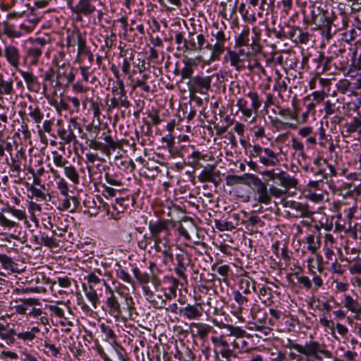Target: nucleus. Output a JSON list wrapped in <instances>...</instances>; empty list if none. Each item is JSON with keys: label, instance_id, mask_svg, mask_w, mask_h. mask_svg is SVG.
<instances>
[{"label": "nucleus", "instance_id": "obj_1", "mask_svg": "<svg viewBox=\"0 0 361 361\" xmlns=\"http://www.w3.org/2000/svg\"><path fill=\"white\" fill-rule=\"evenodd\" d=\"M217 4L213 5V1L211 4L208 5L207 12L209 14L212 20H214L215 16L219 18V15L216 12L212 13V8L215 10ZM226 26L223 22L219 23L218 21H213L212 25L206 26L207 36L204 37V63L206 62H211L219 59L221 54L224 51V44L226 38L224 34Z\"/></svg>", "mask_w": 361, "mask_h": 361}, {"label": "nucleus", "instance_id": "obj_2", "mask_svg": "<svg viewBox=\"0 0 361 361\" xmlns=\"http://www.w3.org/2000/svg\"><path fill=\"white\" fill-rule=\"evenodd\" d=\"M40 332L37 326H10L0 334V338L4 340L6 344L11 345L16 342V339L21 341L25 344L32 343L37 338V334Z\"/></svg>", "mask_w": 361, "mask_h": 361}, {"label": "nucleus", "instance_id": "obj_3", "mask_svg": "<svg viewBox=\"0 0 361 361\" xmlns=\"http://www.w3.org/2000/svg\"><path fill=\"white\" fill-rule=\"evenodd\" d=\"M188 85L190 90V112L187 118L188 121H190L195 118L197 111L199 112V117L203 114L202 99L197 95V93H203V77L197 75L190 78Z\"/></svg>", "mask_w": 361, "mask_h": 361}, {"label": "nucleus", "instance_id": "obj_4", "mask_svg": "<svg viewBox=\"0 0 361 361\" xmlns=\"http://www.w3.org/2000/svg\"><path fill=\"white\" fill-rule=\"evenodd\" d=\"M204 316L205 320L214 323L221 322V310L219 305L218 295L215 289L210 286H204Z\"/></svg>", "mask_w": 361, "mask_h": 361}, {"label": "nucleus", "instance_id": "obj_5", "mask_svg": "<svg viewBox=\"0 0 361 361\" xmlns=\"http://www.w3.org/2000/svg\"><path fill=\"white\" fill-rule=\"evenodd\" d=\"M301 355H305L307 359L322 361L324 358H331V353L328 350L326 345L316 341L305 342L302 345Z\"/></svg>", "mask_w": 361, "mask_h": 361}, {"label": "nucleus", "instance_id": "obj_6", "mask_svg": "<svg viewBox=\"0 0 361 361\" xmlns=\"http://www.w3.org/2000/svg\"><path fill=\"white\" fill-rule=\"evenodd\" d=\"M40 305L39 299L35 298H19L16 300L13 309L19 314L38 318L43 314V311L37 306Z\"/></svg>", "mask_w": 361, "mask_h": 361}, {"label": "nucleus", "instance_id": "obj_7", "mask_svg": "<svg viewBox=\"0 0 361 361\" xmlns=\"http://www.w3.org/2000/svg\"><path fill=\"white\" fill-rule=\"evenodd\" d=\"M246 183L249 184L257 195L255 200L259 203L269 204L271 203V197L267 184L262 181L256 175L245 173Z\"/></svg>", "mask_w": 361, "mask_h": 361}, {"label": "nucleus", "instance_id": "obj_8", "mask_svg": "<svg viewBox=\"0 0 361 361\" xmlns=\"http://www.w3.org/2000/svg\"><path fill=\"white\" fill-rule=\"evenodd\" d=\"M250 35V28L247 26H244L241 32L235 36V48L243 49L245 47H247L245 51H250L251 54L255 55L262 51V47Z\"/></svg>", "mask_w": 361, "mask_h": 361}, {"label": "nucleus", "instance_id": "obj_9", "mask_svg": "<svg viewBox=\"0 0 361 361\" xmlns=\"http://www.w3.org/2000/svg\"><path fill=\"white\" fill-rule=\"evenodd\" d=\"M326 20L324 32L328 39L332 38L336 32L345 29L349 23V18H345L329 11L328 18Z\"/></svg>", "mask_w": 361, "mask_h": 361}, {"label": "nucleus", "instance_id": "obj_10", "mask_svg": "<svg viewBox=\"0 0 361 361\" xmlns=\"http://www.w3.org/2000/svg\"><path fill=\"white\" fill-rule=\"evenodd\" d=\"M175 42L178 50L185 48L191 52L200 51L203 45V34L200 33L196 35L195 33L190 32L189 39H186L182 32H178L175 35Z\"/></svg>", "mask_w": 361, "mask_h": 361}, {"label": "nucleus", "instance_id": "obj_11", "mask_svg": "<svg viewBox=\"0 0 361 361\" xmlns=\"http://www.w3.org/2000/svg\"><path fill=\"white\" fill-rule=\"evenodd\" d=\"M312 163L315 166L312 175L318 179H322L323 182L324 180L328 181L329 178L337 175L335 167L329 164L325 159L317 157L314 159Z\"/></svg>", "mask_w": 361, "mask_h": 361}, {"label": "nucleus", "instance_id": "obj_12", "mask_svg": "<svg viewBox=\"0 0 361 361\" xmlns=\"http://www.w3.org/2000/svg\"><path fill=\"white\" fill-rule=\"evenodd\" d=\"M204 343L207 342L209 345L211 341L214 347L221 337H225L222 326V316H221V322L217 324L209 320L204 319Z\"/></svg>", "mask_w": 361, "mask_h": 361}, {"label": "nucleus", "instance_id": "obj_13", "mask_svg": "<svg viewBox=\"0 0 361 361\" xmlns=\"http://www.w3.org/2000/svg\"><path fill=\"white\" fill-rule=\"evenodd\" d=\"M265 174L272 180H276V183L283 187L286 191L292 188H295L298 184V180L290 176L286 172L275 173L273 171H267Z\"/></svg>", "mask_w": 361, "mask_h": 361}, {"label": "nucleus", "instance_id": "obj_14", "mask_svg": "<svg viewBox=\"0 0 361 361\" xmlns=\"http://www.w3.org/2000/svg\"><path fill=\"white\" fill-rule=\"evenodd\" d=\"M253 56L250 51H245L244 49H238V51L228 50L224 56V59L230 62L231 66L237 71H240L244 67V60L240 56Z\"/></svg>", "mask_w": 361, "mask_h": 361}, {"label": "nucleus", "instance_id": "obj_15", "mask_svg": "<svg viewBox=\"0 0 361 361\" xmlns=\"http://www.w3.org/2000/svg\"><path fill=\"white\" fill-rule=\"evenodd\" d=\"M47 44L44 38H37L32 45L27 49L26 57L30 64H36L39 58L42 56V48Z\"/></svg>", "mask_w": 361, "mask_h": 361}, {"label": "nucleus", "instance_id": "obj_16", "mask_svg": "<svg viewBox=\"0 0 361 361\" xmlns=\"http://www.w3.org/2000/svg\"><path fill=\"white\" fill-rule=\"evenodd\" d=\"M310 9V22L317 27H324L326 18H328V9H324L322 6H316L314 4L309 6Z\"/></svg>", "mask_w": 361, "mask_h": 361}, {"label": "nucleus", "instance_id": "obj_17", "mask_svg": "<svg viewBox=\"0 0 361 361\" xmlns=\"http://www.w3.org/2000/svg\"><path fill=\"white\" fill-rule=\"evenodd\" d=\"M204 183H211L214 187L216 188L221 182V173L219 171L216 170V165L214 164H207L204 166ZM207 185L204 184V188Z\"/></svg>", "mask_w": 361, "mask_h": 361}, {"label": "nucleus", "instance_id": "obj_18", "mask_svg": "<svg viewBox=\"0 0 361 361\" xmlns=\"http://www.w3.org/2000/svg\"><path fill=\"white\" fill-rule=\"evenodd\" d=\"M331 49H334L333 53L336 58H338L339 54H341L340 59H338L337 61L335 62V66L339 71H349L351 65H349L348 58L347 56H343V54L345 52V49L342 47H338L336 45L331 46L330 47Z\"/></svg>", "mask_w": 361, "mask_h": 361}, {"label": "nucleus", "instance_id": "obj_19", "mask_svg": "<svg viewBox=\"0 0 361 361\" xmlns=\"http://www.w3.org/2000/svg\"><path fill=\"white\" fill-rule=\"evenodd\" d=\"M179 312L190 319H195L201 317L203 307L200 302H196L193 305L188 304L184 307H180Z\"/></svg>", "mask_w": 361, "mask_h": 361}, {"label": "nucleus", "instance_id": "obj_20", "mask_svg": "<svg viewBox=\"0 0 361 361\" xmlns=\"http://www.w3.org/2000/svg\"><path fill=\"white\" fill-rule=\"evenodd\" d=\"M18 72L25 80L27 89L34 92H39L41 89V85L38 81L37 76L32 72L18 70Z\"/></svg>", "mask_w": 361, "mask_h": 361}, {"label": "nucleus", "instance_id": "obj_21", "mask_svg": "<svg viewBox=\"0 0 361 361\" xmlns=\"http://www.w3.org/2000/svg\"><path fill=\"white\" fill-rule=\"evenodd\" d=\"M200 64L203 68L202 56L201 55H195L189 57L185 62V68L183 69V75L185 77L190 78L194 72L195 68Z\"/></svg>", "mask_w": 361, "mask_h": 361}, {"label": "nucleus", "instance_id": "obj_22", "mask_svg": "<svg viewBox=\"0 0 361 361\" xmlns=\"http://www.w3.org/2000/svg\"><path fill=\"white\" fill-rule=\"evenodd\" d=\"M344 307L348 311L355 314L357 318L361 314V305L359 303L357 298H353L351 295L345 294L343 300Z\"/></svg>", "mask_w": 361, "mask_h": 361}, {"label": "nucleus", "instance_id": "obj_23", "mask_svg": "<svg viewBox=\"0 0 361 361\" xmlns=\"http://www.w3.org/2000/svg\"><path fill=\"white\" fill-rule=\"evenodd\" d=\"M4 56L8 62L15 68H18L20 61V53L18 49L13 45H6Z\"/></svg>", "mask_w": 361, "mask_h": 361}, {"label": "nucleus", "instance_id": "obj_24", "mask_svg": "<svg viewBox=\"0 0 361 361\" xmlns=\"http://www.w3.org/2000/svg\"><path fill=\"white\" fill-rule=\"evenodd\" d=\"M56 125L59 127L57 130V134L63 143L70 144L76 141V136L73 131L70 130L68 127L65 128L63 126H61V121L58 120Z\"/></svg>", "mask_w": 361, "mask_h": 361}, {"label": "nucleus", "instance_id": "obj_25", "mask_svg": "<svg viewBox=\"0 0 361 361\" xmlns=\"http://www.w3.org/2000/svg\"><path fill=\"white\" fill-rule=\"evenodd\" d=\"M259 161L266 166H276L279 160L276 153L270 148H264V152L262 154Z\"/></svg>", "mask_w": 361, "mask_h": 361}, {"label": "nucleus", "instance_id": "obj_26", "mask_svg": "<svg viewBox=\"0 0 361 361\" xmlns=\"http://www.w3.org/2000/svg\"><path fill=\"white\" fill-rule=\"evenodd\" d=\"M106 305L109 307V313L114 317L118 318L121 314V308L117 298L111 293L106 298Z\"/></svg>", "mask_w": 361, "mask_h": 361}, {"label": "nucleus", "instance_id": "obj_27", "mask_svg": "<svg viewBox=\"0 0 361 361\" xmlns=\"http://www.w3.org/2000/svg\"><path fill=\"white\" fill-rule=\"evenodd\" d=\"M3 32L9 38H19L25 35V32L17 27L16 24L6 22L3 25Z\"/></svg>", "mask_w": 361, "mask_h": 361}, {"label": "nucleus", "instance_id": "obj_28", "mask_svg": "<svg viewBox=\"0 0 361 361\" xmlns=\"http://www.w3.org/2000/svg\"><path fill=\"white\" fill-rule=\"evenodd\" d=\"M324 110L325 115L331 116L333 114H341V103L338 99H328L324 104Z\"/></svg>", "mask_w": 361, "mask_h": 361}, {"label": "nucleus", "instance_id": "obj_29", "mask_svg": "<svg viewBox=\"0 0 361 361\" xmlns=\"http://www.w3.org/2000/svg\"><path fill=\"white\" fill-rule=\"evenodd\" d=\"M202 279L203 273H200L198 270L194 271L192 274L191 281L195 297L201 298V293L203 291Z\"/></svg>", "mask_w": 361, "mask_h": 361}, {"label": "nucleus", "instance_id": "obj_30", "mask_svg": "<svg viewBox=\"0 0 361 361\" xmlns=\"http://www.w3.org/2000/svg\"><path fill=\"white\" fill-rule=\"evenodd\" d=\"M224 336H233L235 338L245 337L246 331L240 326L226 324L222 322Z\"/></svg>", "mask_w": 361, "mask_h": 361}, {"label": "nucleus", "instance_id": "obj_31", "mask_svg": "<svg viewBox=\"0 0 361 361\" xmlns=\"http://www.w3.org/2000/svg\"><path fill=\"white\" fill-rule=\"evenodd\" d=\"M247 68L254 74L258 75L259 77L262 75H267L266 71L263 66L259 63V60L252 56H249Z\"/></svg>", "mask_w": 361, "mask_h": 361}, {"label": "nucleus", "instance_id": "obj_32", "mask_svg": "<svg viewBox=\"0 0 361 361\" xmlns=\"http://www.w3.org/2000/svg\"><path fill=\"white\" fill-rule=\"evenodd\" d=\"M290 207L296 212V217L310 218L313 215V212L308 209V207L300 202H294L291 204Z\"/></svg>", "mask_w": 361, "mask_h": 361}, {"label": "nucleus", "instance_id": "obj_33", "mask_svg": "<svg viewBox=\"0 0 361 361\" xmlns=\"http://www.w3.org/2000/svg\"><path fill=\"white\" fill-rule=\"evenodd\" d=\"M149 228L154 238H159V234L167 230V226L164 221H150L149 223Z\"/></svg>", "mask_w": 361, "mask_h": 361}, {"label": "nucleus", "instance_id": "obj_34", "mask_svg": "<svg viewBox=\"0 0 361 361\" xmlns=\"http://www.w3.org/2000/svg\"><path fill=\"white\" fill-rule=\"evenodd\" d=\"M191 240L195 245H200L203 247V230L195 225L190 226Z\"/></svg>", "mask_w": 361, "mask_h": 361}, {"label": "nucleus", "instance_id": "obj_35", "mask_svg": "<svg viewBox=\"0 0 361 361\" xmlns=\"http://www.w3.org/2000/svg\"><path fill=\"white\" fill-rule=\"evenodd\" d=\"M63 171L65 176L75 185H78L79 183L80 176L75 167L73 164L68 163L63 168Z\"/></svg>", "mask_w": 361, "mask_h": 361}, {"label": "nucleus", "instance_id": "obj_36", "mask_svg": "<svg viewBox=\"0 0 361 361\" xmlns=\"http://www.w3.org/2000/svg\"><path fill=\"white\" fill-rule=\"evenodd\" d=\"M214 223L215 226L221 231H232L238 225V223L237 222H233L232 221H228L227 219L219 220L216 218L214 219Z\"/></svg>", "mask_w": 361, "mask_h": 361}, {"label": "nucleus", "instance_id": "obj_37", "mask_svg": "<svg viewBox=\"0 0 361 361\" xmlns=\"http://www.w3.org/2000/svg\"><path fill=\"white\" fill-rule=\"evenodd\" d=\"M286 80L289 81V79L287 78H282V75L277 71V76L275 78V84L273 90L278 92L279 95L287 90L288 83Z\"/></svg>", "mask_w": 361, "mask_h": 361}, {"label": "nucleus", "instance_id": "obj_38", "mask_svg": "<svg viewBox=\"0 0 361 361\" xmlns=\"http://www.w3.org/2000/svg\"><path fill=\"white\" fill-rule=\"evenodd\" d=\"M188 159L190 165H191L195 169L199 170L201 169V160L203 159V154L199 150H194L191 152Z\"/></svg>", "mask_w": 361, "mask_h": 361}, {"label": "nucleus", "instance_id": "obj_39", "mask_svg": "<svg viewBox=\"0 0 361 361\" xmlns=\"http://www.w3.org/2000/svg\"><path fill=\"white\" fill-rule=\"evenodd\" d=\"M236 106L244 117L250 118L252 116V109L248 106V102L245 99H238Z\"/></svg>", "mask_w": 361, "mask_h": 361}, {"label": "nucleus", "instance_id": "obj_40", "mask_svg": "<svg viewBox=\"0 0 361 361\" xmlns=\"http://www.w3.org/2000/svg\"><path fill=\"white\" fill-rule=\"evenodd\" d=\"M192 336L195 339V342L199 340L203 344V324L201 323H192L190 326Z\"/></svg>", "mask_w": 361, "mask_h": 361}, {"label": "nucleus", "instance_id": "obj_41", "mask_svg": "<svg viewBox=\"0 0 361 361\" xmlns=\"http://www.w3.org/2000/svg\"><path fill=\"white\" fill-rule=\"evenodd\" d=\"M118 83L119 85H118L119 92L116 93V94L118 95V97L117 99H118V100H119L121 106L122 107L127 109L130 105V103L127 99L126 90L125 89V84H124V82H120Z\"/></svg>", "mask_w": 361, "mask_h": 361}, {"label": "nucleus", "instance_id": "obj_42", "mask_svg": "<svg viewBox=\"0 0 361 361\" xmlns=\"http://www.w3.org/2000/svg\"><path fill=\"white\" fill-rule=\"evenodd\" d=\"M85 294L88 300L92 303V306L96 308L97 304L99 303V299L95 290L92 286H90V290H87L85 284L82 285Z\"/></svg>", "mask_w": 361, "mask_h": 361}, {"label": "nucleus", "instance_id": "obj_43", "mask_svg": "<svg viewBox=\"0 0 361 361\" xmlns=\"http://www.w3.org/2000/svg\"><path fill=\"white\" fill-rule=\"evenodd\" d=\"M345 128L348 134L357 131L361 128V118L357 116L353 117L350 122L345 123Z\"/></svg>", "mask_w": 361, "mask_h": 361}, {"label": "nucleus", "instance_id": "obj_44", "mask_svg": "<svg viewBox=\"0 0 361 361\" xmlns=\"http://www.w3.org/2000/svg\"><path fill=\"white\" fill-rule=\"evenodd\" d=\"M43 345L45 348L44 353L48 357L56 358L61 357L60 347H56L55 345L47 342H44Z\"/></svg>", "mask_w": 361, "mask_h": 361}, {"label": "nucleus", "instance_id": "obj_45", "mask_svg": "<svg viewBox=\"0 0 361 361\" xmlns=\"http://www.w3.org/2000/svg\"><path fill=\"white\" fill-rule=\"evenodd\" d=\"M291 147L295 151L298 152V156L302 159H307V156L305 152L304 144L296 137H292L291 139Z\"/></svg>", "mask_w": 361, "mask_h": 361}, {"label": "nucleus", "instance_id": "obj_46", "mask_svg": "<svg viewBox=\"0 0 361 361\" xmlns=\"http://www.w3.org/2000/svg\"><path fill=\"white\" fill-rule=\"evenodd\" d=\"M218 108L219 104L216 101H215L214 103H210V109L207 112L204 111V119H206L209 124H211V123H214L213 118H214L215 120L217 119L216 111Z\"/></svg>", "mask_w": 361, "mask_h": 361}, {"label": "nucleus", "instance_id": "obj_47", "mask_svg": "<svg viewBox=\"0 0 361 361\" xmlns=\"http://www.w3.org/2000/svg\"><path fill=\"white\" fill-rule=\"evenodd\" d=\"M99 328L102 333L105 336V340H110L114 343H116V335L109 326L102 323L99 324Z\"/></svg>", "mask_w": 361, "mask_h": 361}, {"label": "nucleus", "instance_id": "obj_48", "mask_svg": "<svg viewBox=\"0 0 361 361\" xmlns=\"http://www.w3.org/2000/svg\"><path fill=\"white\" fill-rule=\"evenodd\" d=\"M348 6L343 2H338L336 6H333L330 12H334L336 15H339L345 18L348 17Z\"/></svg>", "mask_w": 361, "mask_h": 361}, {"label": "nucleus", "instance_id": "obj_49", "mask_svg": "<svg viewBox=\"0 0 361 361\" xmlns=\"http://www.w3.org/2000/svg\"><path fill=\"white\" fill-rule=\"evenodd\" d=\"M308 269L309 274L312 275V278L310 279L312 282V288H313L314 290H317L323 286V280L320 276L317 275L316 272L311 269L310 264L308 265Z\"/></svg>", "mask_w": 361, "mask_h": 361}, {"label": "nucleus", "instance_id": "obj_50", "mask_svg": "<svg viewBox=\"0 0 361 361\" xmlns=\"http://www.w3.org/2000/svg\"><path fill=\"white\" fill-rule=\"evenodd\" d=\"M251 100L252 109L257 112L262 105V100L256 92L250 91L246 94Z\"/></svg>", "mask_w": 361, "mask_h": 361}, {"label": "nucleus", "instance_id": "obj_51", "mask_svg": "<svg viewBox=\"0 0 361 361\" xmlns=\"http://www.w3.org/2000/svg\"><path fill=\"white\" fill-rule=\"evenodd\" d=\"M219 353L221 355L222 357L226 358L228 361H231V358L233 357L234 358L238 357V352L236 348H233V346L231 345H229L226 349H220Z\"/></svg>", "mask_w": 361, "mask_h": 361}, {"label": "nucleus", "instance_id": "obj_52", "mask_svg": "<svg viewBox=\"0 0 361 361\" xmlns=\"http://www.w3.org/2000/svg\"><path fill=\"white\" fill-rule=\"evenodd\" d=\"M312 98V101L310 103H313L314 106H316L317 104H320L324 100V98L326 97V93L324 91H314L312 93L311 95H309L305 98V101H307V99H310V97Z\"/></svg>", "mask_w": 361, "mask_h": 361}, {"label": "nucleus", "instance_id": "obj_53", "mask_svg": "<svg viewBox=\"0 0 361 361\" xmlns=\"http://www.w3.org/2000/svg\"><path fill=\"white\" fill-rule=\"evenodd\" d=\"M104 178L111 185L121 186L122 185V179L118 174L105 172Z\"/></svg>", "mask_w": 361, "mask_h": 361}, {"label": "nucleus", "instance_id": "obj_54", "mask_svg": "<svg viewBox=\"0 0 361 361\" xmlns=\"http://www.w3.org/2000/svg\"><path fill=\"white\" fill-rule=\"evenodd\" d=\"M56 183L57 189L60 191L61 195L65 197H68L69 187L66 179L63 177H59Z\"/></svg>", "mask_w": 361, "mask_h": 361}, {"label": "nucleus", "instance_id": "obj_55", "mask_svg": "<svg viewBox=\"0 0 361 361\" xmlns=\"http://www.w3.org/2000/svg\"><path fill=\"white\" fill-rule=\"evenodd\" d=\"M337 90L343 94H349L353 92V89L351 87V83L348 80H340L336 85Z\"/></svg>", "mask_w": 361, "mask_h": 361}, {"label": "nucleus", "instance_id": "obj_56", "mask_svg": "<svg viewBox=\"0 0 361 361\" xmlns=\"http://www.w3.org/2000/svg\"><path fill=\"white\" fill-rule=\"evenodd\" d=\"M13 84L11 81L4 80L2 75L0 77V94H10L12 93Z\"/></svg>", "mask_w": 361, "mask_h": 361}, {"label": "nucleus", "instance_id": "obj_57", "mask_svg": "<svg viewBox=\"0 0 361 361\" xmlns=\"http://www.w3.org/2000/svg\"><path fill=\"white\" fill-rule=\"evenodd\" d=\"M306 242L307 243V249L312 254L315 253L317 249L319 247V243L317 240H316L314 235H308L306 237Z\"/></svg>", "mask_w": 361, "mask_h": 361}, {"label": "nucleus", "instance_id": "obj_58", "mask_svg": "<svg viewBox=\"0 0 361 361\" xmlns=\"http://www.w3.org/2000/svg\"><path fill=\"white\" fill-rule=\"evenodd\" d=\"M349 1H352L351 13H357L355 20L361 26V0H349Z\"/></svg>", "mask_w": 361, "mask_h": 361}, {"label": "nucleus", "instance_id": "obj_59", "mask_svg": "<svg viewBox=\"0 0 361 361\" xmlns=\"http://www.w3.org/2000/svg\"><path fill=\"white\" fill-rule=\"evenodd\" d=\"M233 299L239 305L240 312L244 308L243 305H247L248 300L247 298L242 295V293L239 290H235L233 292Z\"/></svg>", "mask_w": 361, "mask_h": 361}, {"label": "nucleus", "instance_id": "obj_60", "mask_svg": "<svg viewBox=\"0 0 361 361\" xmlns=\"http://www.w3.org/2000/svg\"><path fill=\"white\" fill-rule=\"evenodd\" d=\"M231 345L233 346V348H236L238 352L241 353L245 348L247 342L244 340V337H238L231 341Z\"/></svg>", "mask_w": 361, "mask_h": 361}, {"label": "nucleus", "instance_id": "obj_61", "mask_svg": "<svg viewBox=\"0 0 361 361\" xmlns=\"http://www.w3.org/2000/svg\"><path fill=\"white\" fill-rule=\"evenodd\" d=\"M118 265V269H116V276L122 279L124 282L128 283H133V280L130 274L121 268L120 264Z\"/></svg>", "mask_w": 361, "mask_h": 361}, {"label": "nucleus", "instance_id": "obj_62", "mask_svg": "<svg viewBox=\"0 0 361 361\" xmlns=\"http://www.w3.org/2000/svg\"><path fill=\"white\" fill-rule=\"evenodd\" d=\"M53 162L58 167L64 168L69 161L56 151L53 152Z\"/></svg>", "mask_w": 361, "mask_h": 361}, {"label": "nucleus", "instance_id": "obj_63", "mask_svg": "<svg viewBox=\"0 0 361 361\" xmlns=\"http://www.w3.org/2000/svg\"><path fill=\"white\" fill-rule=\"evenodd\" d=\"M246 176H236V175H228L226 176V183L228 185H235L238 183H246Z\"/></svg>", "mask_w": 361, "mask_h": 361}, {"label": "nucleus", "instance_id": "obj_64", "mask_svg": "<svg viewBox=\"0 0 361 361\" xmlns=\"http://www.w3.org/2000/svg\"><path fill=\"white\" fill-rule=\"evenodd\" d=\"M315 113L316 110L314 104L309 102L305 106V111L301 115L302 121L305 122L310 115L312 116H314L315 115Z\"/></svg>", "mask_w": 361, "mask_h": 361}]
</instances>
